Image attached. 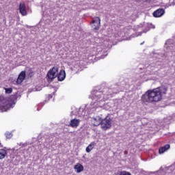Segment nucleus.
<instances>
[{"mask_svg":"<svg viewBox=\"0 0 175 175\" xmlns=\"http://www.w3.org/2000/svg\"><path fill=\"white\" fill-rule=\"evenodd\" d=\"M166 94H167V88L161 86L148 90L142 96L141 100L142 103H157V102H161L163 95Z\"/></svg>","mask_w":175,"mask_h":175,"instance_id":"obj_1","label":"nucleus"},{"mask_svg":"<svg viewBox=\"0 0 175 175\" xmlns=\"http://www.w3.org/2000/svg\"><path fill=\"white\" fill-rule=\"evenodd\" d=\"M101 128L104 129V131H107V129H110L111 128V118H110V114L105 117L104 119H101Z\"/></svg>","mask_w":175,"mask_h":175,"instance_id":"obj_2","label":"nucleus"},{"mask_svg":"<svg viewBox=\"0 0 175 175\" xmlns=\"http://www.w3.org/2000/svg\"><path fill=\"white\" fill-rule=\"evenodd\" d=\"M58 70L59 68L57 66H54L50 69L47 73L48 79H49V80H54V79H55L58 75Z\"/></svg>","mask_w":175,"mask_h":175,"instance_id":"obj_3","label":"nucleus"},{"mask_svg":"<svg viewBox=\"0 0 175 175\" xmlns=\"http://www.w3.org/2000/svg\"><path fill=\"white\" fill-rule=\"evenodd\" d=\"M91 123L94 126H99L102 124V117L97 116L92 118Z\"/></svg>","mask_w":175,"mask_h":175,"instance_id":"obj_4","label":"nucleus"},{"mask_svg":"<svg viewBox=\"0 0 175 175\" xmlns=\"http://www.w3.org/2000/svg\"><path fill=\"white\" fill-rule=\"evenodd\" d=\"M92 24H94V29L95 31H98L100 28V18L96 17L94 20H92Z\"/></svg>","mask_w":175,"mask_h":175,"instance_id":"obj_5","label":"nucleus"},{"mask_svg":"<svg viewBox=\"0 0 175 175\" xmlns=\"http://www.w3.org/2000/svg\"><path fill=\"white\" fill-rule=\"evenodd\" d=\"M80 125V119H72L68 124V126H71V128H77Z\"/></svg>","mask_w":175,"mask_h":175,"instance_id":"obj_6","label":"nucleus"},{"mask_svg":"<svg viewBox=\"0 0 175 175\" xmlns=\"http://www.w3.org/2000/svg\"><path fill=\"white\" fill-rule=\"evenodd\" d=\"M19 12L22 16H27V10L25 9V3L21 2L19 4Z\"/></svg>","mask_w":175,"mask_h":175,"instance_id":"obj_7","label":"nucleus"},{"mask_svg":"<svg viewBox=\"0 0 175 175\" xmlns=\"http://www.w3.org/2000/svg\"><path fill=\"white\" fill-rule=\"evenodd\" d=\"M24 80H25V71H22L17 79H16V84H21V83H23V81H24Z\"/></svg>","mask_w":175,"mask_h":175,"instance_id":"obj_8","label":"nucleus"},{"mask_svg":"<svg viewBox=\"0 0 175 175\" xmlns=\"http://www.w3.org/2000/svg\"><path fill=\"white\" fill-rule=\"evenodd\" d=\"M57 77L59 81H64L65 77H66V72L64 70H61L57 74Z\"/></svg>","mask_w":175,"mask_h":175,"instance_id":"obj_9","label":"nucleus"},{"mask_svg":"<svg viewBox=\"0 0 175 175\" xmlns=\"http://www.w3.org/2000/svg\"><path fill=\"white\" fill-rule=\"evenodd\" d=\"M165 14V10L159 8L153 12L154 17H162Z\"/></svg>","mask_w":175,"mask_h":175,"instance_id":"obj_10","label":"nucleus"},{"mask_svg":"<svg viewBox=\"0 0 175 175\" xmlns=\"http://www.w3.org/2000/svg\"><path fill=\"white\" fill-rule=\"evenodd\" d=\"M170 149V144H165L163 146H161L159 148V154H162L164 152H166L167 150Z\"/></svg>","mask_w":175,"mask_h":175,"instance_id":"obj_11","label":"nucleus"},{"mask_svg":"<svg viewBox=\"0 0 175 175\" xmlns=\"http://www.w3.org/2000/svg\"><path fill=\"white\" fill-rule=\"evenodd\" d=\"M74 169L77 173H81L84 170V166L80 164V163H78L74 166Z\"/></svg>","mask_w":175,"mask_h":175,"instance_id":"obj_12","label":"nucleus"},{"mask_svg":"<svg viewBox=\"0 0 175 175\" xmlns=\"http://www.w3.org/2000/svg\"><path fill=\"white\" fill-rule=\"evenodd\" d=\"M95 147V142H91L90 144L88 145V147H86V152H91L92 150H94V148Z\"/></svg>","mask_w":175,"mask_h":175,"instance_id":"obj_13","label":"nucleus"},{"mask_svg":"<svg viewBox=\"0 0 175 175\" xmlns=\"http://www.w3.org/2000/svg\"><path fill=\"white\" fill-rule=\"evenodd\" d=\"M6 150L5 149H0V159H3L6 157Z\"/></svg>","mask_w":175,"mask_h":175,"instance_id":"obj_14","label":"nucleus"},{"mask_svg":"<svg viewBox=\"0 0 175 175\" xmlns=\"http://www.w3.org/2000/svg\"><path fill=\"white\" fill-rule=\"evenodd\" d=\"M5 94H12L13 92V89L12 88H5Z\"/></svg>","mask_w":175,"mask_h":175,"instance_id":"obj_15","label":"nucleus"},{"mask_svg":"<svg viewBox=\"0 0 175 175\" xmlns=\"http://www.w3.org/2000/svg\"><path fill=\"white\" fill-rule=\"evenodd\" d=\"M13 135L11 133L7 132L5 133V137L6 139H12Z\"/></svg>","mask_w":175,"mask_h":175,"instance_id":"obj_16","label":"nucleus"},{"mask_svg":"<svg viewBox=\"0 0 175 175\" xmlns=\"http://www.w3.org/2000/svg\"><path fill=\"white\" fill-rule=\"evenodd\" d=\"M119 175H132L131 172H128L126 171H121Z\"/></svg>","mask_w":175,"mask_h":175,"instance_id":"obj_17","label":"nucleus"},{"mask_svg":"<svg viewBox=\"0 0 175 175\" xmlns=\"http://www.w3.org/2000/svg\"><path fill=\"white\" fill-rule=\"evenodd\" d=\"M3 100H5V97H3V96H0V103L1 102H3Z\"/></svg>","mask_w":175,"mask_h":175,"instance_id":"obj_18","label":"nucleus"},{"mask_svg":"<svg viewBox=\"0 0 175 175\" xmlns=\"http://www.w3.org/2000/svg\"><path fill=\"white\" fill-rule=\"evenodd\" d=\"M10 99H16V96H10Z\"/></svg>","mask_w":175,"mask_h":175,"instance_id":"obj_19","label":"nucleus"},{"mask_svg":"<svg viewBox=\"0 0 175 175\" xmlns=\"http://www.w3.org/2000/svg\"><path fill=\"white\" fill-rule=\"evenodd\" d=\"M124 154H128V151H124Z\"/></svg>","mask_w":175,"mask_h":175,"instance_id":"obj_20","label":"nucleus"},{"mask_svg":"<svg viewBox=\"0 0 175 175\" xmlns=\"http://www.w3.org/2000/svg\"><path fill=\"white\" fill-rule=\"evenodd\" d=\"M141 44H143V42Z\"/></svg>","mask_w":175,"mask_h":175,"instance_id":"obj_21","label":"nucleus"},{"mask_svg":"<svg viewBox=\"0 0 175 175\" xmlns=\"http://www.w3.org/2000/svg\"><path fill=\"white\" fill-rule=\"evenodd\" d=\"M138 1H142V0H138Z\"/></svg>","mask_w":175,"mask_h":175,"instance_id":"obj_22","label":"nucleus"}]
</instances>
